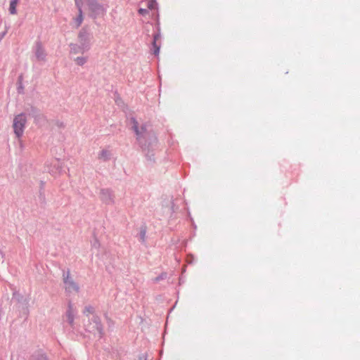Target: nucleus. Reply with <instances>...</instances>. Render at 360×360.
I'll list each match as a JSON object with an SVG mask.
<instances>
[{
  "label": "nucleus",
  "instance_id": "nucleus-1",
  "mask_svg": "<svg viewBox=\"0 0 360 360\" xmlns=\"http://www.w3.org/2000/svg\"><path fill=\"white\" fill-rule=\"evenodd\" d=\"M26 122L27 117L25 115L20 114L15 117L13 127L17 137L20 138L22 135Z\"/></svg>",
  "mask_w": 360,
  "mask_h": 360
},
{
  "label": "nucleus",
  "instance_id": "nucleus-2",
  "mask_svg": "<svg viewBox=\"0 0 360 360\" xmlns=\"http://www.w3.org/2000/svg\"><path fill=\"white\" fill-rule=\"evenodd\" d=\"M64 283H65V290L69 292H78L79 287L78 285L74 282L73 280H72L69 275L67 276L66 278H64Z\"/></svg>",
  "mask_w": 360,
  "mask_h": 360
},
{
  "label": "nucleus",
  "instance_id": "nucleus-3",
  "mask_svg": "<svg viewBox=\"0 0 360 360\" xmlns=\"http://www.w3.org/2000/svg\"><path fill=\"white\" fill-rule=\"evenodd\" d=\"M74 314H75V312H74L72 307L70 305H69V307L66 312L65 316H66L68 322L69 323V324L70 326H73V324H74V316H75Z\"/></svg>",
  "mask_w": 360,
  "mask_h": 360
},
{
  "label": "nucleus",
  "instance_id": "nucleus-4",
  "mask_svg": "<svg viewBox=\"0 0 360 360\" xmlns=\"http://www.w3.org/2000/svg\"><path fill=\"white\" fill-rule=\"evenodd\" d=\"M82 22H83V15H82V9L79 7V15L77 18H75L74 19V24H75V27L78 28L82 25Z\"/></svg>",
  "mask_w": 360,
  "mask_h": 360
},
{
  "label": "nucleus",
  "instance_id": "nucleus-5",
  "mask_svg": "<svg viewBox=\"0 0 360 360\" xmlns=\"http://www.w3.org/2000/svg\"><path fill=\"white\" fill-rule=\"evenodd\" d=\"M80 43L83 46V50H88L89 48V40L85 37L84 35L79 34V36Z\"/></svg>",
  "mask_w": 360,
  "mask_h": 360
},
{
  "label": "nucleus",
  "instance_id": "nucleus-6",
  "mask_svg": "<svg viewBox=\"0 0 360 360\" xmlns=\"http://www.w3.org/2000/svg\"><path fill=\"white\" fill-rule=\"evenodd\" d=\"M36 56L39 60H44L46 56L45 51L41 46H38L37 48Z\"/></svg>",
  "mask_w": 360,
  "mask_h": 360
},
{
  "label": "nucleus",
  "instance_id": "nucleus-7",
  "mask_svg": "<svg viewBox=\"0 0 360 360\" xmlns=\"http://www.w3.org/2000/svg\"><path fill=\"white\" fill-rule=\"evenodd\" d=\"M18 0H12L10 3L9 11L11 14L14 15L16 13V6Z\"/></svg>",
  "mask_w": 360,
  "mask_h": 360
},
{
  "label": "nucleus",
  "instance_id": "nucleus-8",
  "mask_svg": "<svg viewBox=\"0 0 360 360\" xmlns=\"http://www.w3.org/2000/svg\"><path fill=\"white\" fill-rule=\"evenodd\" d=\"M110 153L107 150H103L98 155V158L102 160H107L109 158Z\"/></svg>",
  "mask_w": 360,
  "mask_h": 360
},
{
  "label": "nucleus",
  "instance_id": "nucleus-9",
  "mask_svg": "<svg viewBox=\"0 0 360 360\" xmlns=\"http://www.w3.org/2000/svg\"><path fill=\"white\" fill-rule=\"evenodd\" d=\"M75 62L79 65H83L86 62V58L85 57H77Z\"/></svg>",
  "mask_w": 360,
  "mask_h": 360
},
{
  "label": "nucleus",
  "instance_id": "nucleus-10",
  "mask_svg": "<svg viewBox=\"0 0 360 360\" xmlns=\"http://www.w3.org/2000/svg\"><path fill=\"white\" fill-rule=\"evenodd\" d=\"M148 11L145 8H140L139 10V13L142 15H145L148 14Z\"/></svg>",
  "mask_w": 360,
  "mask_h": 360
},
{
  "label": "nucleus",
  "instance_id": "nucleus-11",
  "mask_svg": "<svg viewBox=\"0 0 360 360\" xmlns=\"http://www.w3.org/2000/svg\"><path fill=\"white\" fill-rule=\"evenodd\" d=\"M85 310L86 311H88L89 313H91L93 311V309L91 307H86Z\"/></svg>",
  "mask_w": 360,
  "mask_h": 360
},
{
  "label": "nucleus",
  "instance_id": "nucleus-12",
  "mask_svg": "<svg viewBox=\"0 0 360 360\" xmlns=\"http://www.w3.org/2000/svg\"><path fill=\"white\" fill-rule=\"evenodd\" d=\"M134 129L135 131L136 132V134H139V131H138V128H137L136 124H134Z\"/></svg>",
  "mask_w": 360,
  "mask_h": 360
},
{
  "label": "nucleus",
  "instance_id": "nucleus-13",
  "mask_svg": "<svg viewBox=\"0 0 360 360\" xmlns=\"http://www.w3.org/2000/svg\"><path fill=\"white\" fill-rule=\"evenodd\" d=\"M158 52H159V47H156V49H155V54H158Z\"/></svg>",
  "mask_w": 360,
  "mask_h": 360
},
{
  "label": "nucleus",
  "instance_id": "nucleus-14",
  "mask_svg": "<svg viewBox=\"0 0 360 360\" xmlns=\"http://www.w3.org/2000/svg\"><path fill=\"white\" fill-rule=\"evenodd\" d=\"M155 40H156V37H155V39H154V41H153V44H154L155 46Z\"/></svg>",
  "mask_w": 360,
  "mask_h": 360
}]
</instances>
